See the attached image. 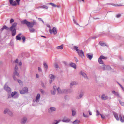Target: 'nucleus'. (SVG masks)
Segmentation results:
<instances>
[{
	"instance_id": "1",
	"label": "nucleus",
	"mask_w": 124,
	"mask_h": 124,
	"mask_svg": "<svg viewBox=\"0 0 124 124\" xmlns=\"http://www.w3.org/2000/svg\"><path fill=\"white\" fill-rule=\"evenodd\" d=\"M21 23L23 24H26L29 28H32L34 25L36 24V22L35 20H33V22H29L26 20H24L21 22Z\"/></svg>"
},
{
	"instance_id": "2",
	"label": "nucleus",
	"mask_w": 124,
	"mask_h": 124,
	"mask_svg": "<svg viewBox=\"0 0 124 124\" xmlns=\"http://www.w3.org/2000/svg\"><path fill=\"white\" fill-rule=\"evenodd\" d=\"M4 89L8 92V98L11 97V89L6 84H5L4 86Z\"/></svg>"
},
{
	"instance_id": "3",
	"label": "nucleus",
	"mask_w": 124,
	"mask_h": 124,
	"mask_svg": "<svg viewBox=\"0 0 124 124\" xmlns=\"http://www.w3.org/2000/svg\"><path fill=\"white\" fill-rule=\"evenodd\" d=\"M105 34L104 32H103L101 33H100L97 36H94V37H91L90 38L88 39V41H90L91 39H95L101 36H103Z\"/></svg>"
},
{
	"instance_id": "4",
	"label": "nucleus",
	"mask_w": 124,
	"mask_h": 124,
	"mask_svg": "<svg viewBox=\"0 0 124 124\" xmlns=\"http://www.w3.org/2000/svg\"><path fill=\"white\" fill-rule=\"evenodd\" d=\"M28 88L25 87H23L22 90L20 91V93L21 94L27 93H28Z\"/></svg>"
},
{
	"instance_id": "5",
	"label": "nucleus",
	"mask_w": 124,
	"mask_h": 124,
	"mask_svg": "<svg viewBox=\"0 0 124 124\" xmlns=\"http://www.w3.org/2000/svg\"><path fill=\"white\" fill-rule=\"evenodd\" d=\"M11 97H13L14 98H16L18 97L19 96V94L16 91L12 92L11 95Z\"/></svg>"
},
{
	"instance_id": "6",
	"label": "nucleus",
	"mask_w": 124,
	"mask_h": 124,
	"mask_svg": "<svg viewBox=\"0 0 124 124\" xmlns=\"http://www.w3.org/2000/svg\"><path fill=\"white\" fill-rule=\"evenodd\" d=\"M111 68L108 65L104 64L101 67V69L103 70H109Z\"/></svg>"
},
{
	"instance_id": "7",
	"label": "nucleus",
	"mask_w": 124,
	"mask_h": 124,
	"mask_svg": "<svg viewBox=\"0 0 124 124\" xmlns=\"http://www.w3.org/2000/svg\"><path fill=\"white\" fill-rule=\"evenodd\" d=\"M49 32L51 34H52L53 32L54 35H55L57 33V31L56 28L55 27H53L52 30H51V29L49 30Z\"/></svg>"
},
{
	"instance_id": "8",
	"label": "nucleus",
	"mask_w": 124,
	"mask_h": 124,
	"mask_svg": "<svg viewBox=\"0 0 124 124\" xmlns=\"http://www.w3.org/2000/svg\"><path fill=\"white\" fill-rule=\"evenodd\" d=\"M78 54L82 58H83L84 57V53L83 51L81 50L79 51L78 53Z\"/></svg>"
},
{
	"instance_id": "9",
	"label": "nucleus",
	"mask_w": 124,
	"mask_h": 124,
	"mask_svg": "<svg viewBox=\"0 0 124 124\" xmlns=\"http://www.w3.org/2000/svg\"><path fill=\"white\" fill-rule=\"evenodd\" d=\"M80 74L82 75L85 79H88V77L87 76L86 74L82 71H81L80 72Z\"/></svg>"
},
{
	"instance_id": "10",
	"label": "nucleus",
	"mask_w": 124,
	"mask_h": 124,
	"mask_svg": "<svg viewBox=\"0 0 124 124\" xmlns=\"http://www.w3.org/2000/svg\"><path fill=\"white\" fill-rule=\"evenodd\" d=\"M11 32V34L12 36H14L16 34V29H9Z\"/></svg>"
},
{
	"instance_id": "11",
	"label": "nucleus",
	"mask_w": 124,
	"mask_h": 124,
	"mask_svg": "<svg viewBox=\"0 0 124 124\" xmlns=\"http://www.w3.org/2000/svg\"><path fill=\"white\" fill-rule=\"evenodd\" d=\"M64 89L61 90L59 87H58L57 88V91L58 93L60 94L65 93V91H64Z\"/></svg>"
},
{
	"instance_id": "12",
	"label": "nucleus",
	"mask_w": 124,
	"mask_h": 124,
	"mask_svg": "<svg viewBox=\"0 0 124 124\" xmlns=\"http://www.w3.org/2000/svg\"><path fill=\"white\" fill-rule=\"evenodd\" d=\"M17 25V23H14L10 27L9 29H16L15 28Z\"/></svg>"
},
{
	"instance_id": "13",
	"label": "nucleus",
	"mask_w": 124,
	"mask_h": 124,
	"mask_svg": "<svg viewBox=\"0 0 124 124\" xmlns=\"http://www.w3.org/2000/svg\"><path fill=\"white\" fill-rule=\"evenodd\" d=\"M62 121L63 122L68 123L70 121V119L67 118L66 117H64Z\"/></svg>"
},
{
	"instance_id": "14",
	"label": "nucleus",
	"mask_w": 124,
	"mask_h": 124,
	"mask_svg": "<svg viewBox=\"0 0 124 124\" xmlns=\"http://www.w3.org/2000/svg\"><path fill=\"white\" fill-rule=\"evenodd\" d=\"M22 34L21 33H19L16 36V39L17 40H20L21 39L22 37H21V36L22 35Z\"/></svg>"
},
{
	"instance_id": "15",
	"label": "nucleus",
	"mask_w": 124,
	"mask_h": 124,
	"mask_svg": "<svg viewBox=\"0 0 124 124\" xmlns=\"http://www.w3.org/2000/svg\"><path fill=\"white\" fill-rule=\"evenodd\" d=\"M108 98V97L107 96L104 94H102L101 96V98L103 100H106Z\"/></svg>"
},
{
	"instance_id": "16",
	"label": "nucleus",
	"mask_w": 124,
	"mask_h": 124,
	"mask_svg": "<svg viewBox=\"0 0 124 124\" xmlns=\"http://www.w3.org/2000/svg\"><path fill=\"white\" fill-rule=\"evenodd\" d=\"M40 97V95L38 93L37 94V96H36V99L35 101L37 103L39 102V99Z\"/></svg>"
},
{
	"instance_id": "17",
	"label": "nucleus",
	"mask_w": 124,
	"mask_h": 124,
	"mask_svg": "<svg viewBox=\"0 0 124 124\" xmlns=\"http://www.w3.org/2000/svg\"><path fill=\"white\" fill-rule=\"evenodd\" d=\"M13 0H9L10 4L13 6H16L17 5L16 2L15 1L13 2Z\"/></svg>"
},
{
	"instance_id": "18",
	"label": "nucleus",
	"mask_w": 124,
	"mask_h": 124,
	"mask_svg": "<svg viewBox=\"0 0 124 124\" xmlns=\"http://www.w3.org/2000/svg\"><path fill=\"white\" fill-rule=\"evenodd\" d=\"M86 56L90 60H91L92 59L93 57V54H90V53H89L87 54Z\"/></svg>"
},
{
	"instance_id": "19",
	"label": "nucleus",
	"mask_w": 124,
	"mask_h": 124,
	"mask_svg": "<svg viewBox=\"0 0 124 124\" xmlns=\"http://www.w3.org/2000/svg\"><path fill=\"white\" fill-rule=\"evenodd\" d=\"M56 109L54 107H51L48 109V111L49 112L55 111Z\"/></svg>"
},
{
	"instance_id": "20",
	"label": "nucleus",
	"mask_w": 124,
	"mask_h": 124,
	"mask_svg": "<svg viewBox=\"0 0 124 124\" xmlns=\"http://www.w3.org/2000/svg\"><path fill=\"white\" fill-rule=\"evenodd\" d=\"M8 27L5 25H4L2 28L0 29V32H2L4 29H5L6 30H8Z\"/></svg>"
},
{
	"instance_id": "21",
	"label": "nucleus",
	"mask_w": 124,
	"mask_h": 124,
	"mask_svg": "<svg viewBox=\"0 0 124 124\" xmlns=\"http://www.w3.org/2000/svg\"><path fill=\"white\" fill-rule=\"evenodd\" d=\"M64 91H65V93H70L72 92V90L70 89H64Z\"/></svg>"
},
{
	"instance_id": "22",
	"label": "nucleus",
	"mask_w": 124,
	"mask_h": 124,
	"mask_svg": "<svg viewBox=\"0 0 124 124\" xmlns=\"http://www.w3.org/2000/svg\"><path fill=\"white\" fill-rule=\"evenodd\" d=\"M84 95V93L83 92H81V93L79 95H78L76 97V98L77 99H79L81 98Z\"/></svg>"
},
{
	"instance_id": "23",
	"label": "nucleus",
	"mask_w": 124,
	"mask_h": 124,
	"mask_svg": "<svg viewBox=\"0 0 124 124\" xmlns=\"http://www.w3.org/2000/svg\"><path fill=\"white\" fill-rule=\"evenodd\" d=\"M119 117L121 122H124V116H123L122 117L121 115H120L119 116Z\"/></svg>"
},
{
	"instance_id": "24",
	"label": "nucleus",
	"mask_w": 124,
	"mask_h": 124,
	"mask_svg": "<svg viewBox=\"0 0 124 124\" xmlns=\"http://www.w3.org/2000/svg\"><path fill=\"white\" fill-rule=\"evenodd\" d=\"M77 84L76 82L75 81L71 82L70 84V87L72 88L73 85H75Z\"/></svg>"
},
{
	"instance_id": "25",
	"label": "nucleus",
	"mask_w": 124,
	"mask_h": 124,
	"mask_svg": "<svg viewBox=\"0 0 124 124\" xmlns=\"http://www.w3.org/2000/svg\"><path fill=\"white\" fill-rule=\"evenodd\" d=\"M114 116L117 120H119V119L117 114L116 113H114Z\"/></svg>"
},
{
	"instance_id": "26",
	"label": "nucleus",
	"mask_w": 124,
	"mask_h": 124,
	"mask_svg": "<svg viewBox=\"0 0 124 124\" xmlns=\"http://www.w3.org/2000/svg\"><path fill=\"white\" fill-rule=\"evenodd\" d=\"M112 93H113L115 95L118 97H120V96L119 94L118 93V92H116L114 91H113L112 92Z\"/></svg>"
},
{
	"instance_id": "27",
	"label": "nucleus",
	"mask_w": 124,
	"mask_h": 124,
	"mask_svg": "<svg viewBox=\"0 0 124 124\" xmlns=\"http://www.w3.org/2000/svg\"><path fill=\"white\" fill-rule=\"evenodd\" d=\"M70 66L76 69V65L74 63H70Z\"/></svg>"
},
{
	"instance_id": "28",
	"label": "nucleus",
	"mask_w": 124,
	"mask_h": 124,
	"mask_svg": "<svg viewBox=\"0 0 124 124\" xmlns=\"http://www.w3.org/2000/svg\"><path fill=\"white\" fill-rule=\"evenodd\" d=\"M27 121V118L25 117L23 118L22 120V124H24Z\"/></svg>"
},
{
	"instance_id": "29",
	"label": "nucleus",
	"mask_w": 124,
	"mask_h": 124,
	"mask_svg": "<svg viewBox=\"0 0 124 124\" xmlns=\"http://www.w3.org/2000/svg\"><path fill=\"white\" fill-rule=\"evenodd\" d=\"M43 65L44 66L45 70V71H47L48 69V65L46 62H44L43 63Z\"/></svg>"
},
{
	"instance_id": "30",
	"label": "nucleus",
	"mask_w": 124,
	"mask_h": 124,
	"mask_svg": "<svg viewBox=\"0 0 124 124\" xmlns=\"http://www.w3.org/2000/svg\"><path fill=\"white\" fill-rule=\"evenodd\" d=\"M80 122V121L76 119L72 122L73 124H78Z\"/></svg>"
},
{
	"instance_id": "31",
	"label": "nucleus",
	"mask_w": 124,
	"mask_h": 124,
	"mask_svg": "<svg viewBox=\"0 0 124 124\" xmlns=\"http://www.w3.org/2000/svg\"><path fill=\"white\" fill-rule=\"evenodd\" d=\"M40 8L43 9H47L48 8V7L47 6L45 5H43L40 6Z\"/></svg>"
},
{
	"instance_id": "32",
	"label": "nucleus",
	"mask_w": 124,
	"mask_h": 124,
	"mask_svg": "<svg viewBox=\"0 0 124 124\" xmlns=\"http://www.w3.org/2000/svg\"><path fill=\"white\" fill-rule=\"evenodd\" d=\"M63 48V45H62L61 46H57L56 48L58 49H62Z\"/></svg>"
},
{
	"instance_id": "33",
	"label": "nucleus",
	"mask_w": 124,
	"mask_h": 124,
	"mask_svg": "<svg viewBox=\"0 0 124 124\" xmlns=\"http://www.w3.org/2000/svg\"><path fill=\"white\" fill-rule=\"evenodd\" d=\"M99 44L102 46H104L106 45L105 43L103 42H99Z\"/></svg>"
},
{
	"instance_id": "34",
	"label": "nucleus",
	"mask_w": 124,
	"mask_h": 124,
	"mask_svg": "<svg viewBox=\"0 0 124 124\" xmlns=\"http://www.w3.org/2000/svg\"><path fill=\"white\" fill-rule=\"evenodd\" d=\"M30 31L31 32H33L35 31V30L34 28H32L31 29L29 28Z\"/></svg>"
},
{
	"instance_id": "35",
	"label": "nucleus",
	"mask_w": 124,
	"mask_h": 124,
	"mask_svg": "<svg viewBox=\"0 0 124 124\" xmlns=\"http://www.w3.org/2000/svg\"><path fill=\"white\" fill-rule=\"evenodd\" d=\"M74 49L78 53V52L79 51V50L78 49V47L76 46H74Z\"/></svg>"
},
{
	"instance_id": "36",
	"label": "nucleus",
	"mask_w": 124,
	"mask_h": 124,
	"mask_svg": "<svg viewBox=\"0 0 124 124\" xmlns=\"http://www.w3.org/2000/svg\"><path fill=\"white\" fill-rule=\"evenodd\" d=\"M50 78L51 79H52V80H54L55 78V77L52 74H51L50 75Z\"/></svg>"
},
{
	"instance_id": "37",
	"label": "nucleus",
	"mask_w": 124,
	"mask_h": 124,
	"mask_svg": "<svg viewBox=\"0 0 124 124\" xmlns=\"http://www.w3.org/2000/svg\"><path fill=\"white\" fill-rule=\"evenodd\" d=\"M98 62L100 64H103V62L102 59L99 58L98 59Z\"/></svg>"
},
{
	"instance_id": "38",
	"label": "nucleus",
	"mask_w": 124,
	"mask_h": 124,
	"mask_svg": "<svg viewBox=\"0 0 124 124\" xmlns=\"http://www.w3.org/2000/svg\"><path fill=\"white\" fill-rule=\"evenodd\" d=\"M9 110L7 109H5L4 111V114H6L8 113V111H9Z\"/></svg>"
},
{
	"instance_id": "39",
	"label": "nucleus",
	"mask_w": 124,
	"mask_h": 124,
	"mask_svg": "<svg viewBox=\"0 0 124 124\" xmlns=\"http://www.w3.org/2000/svg\"><path fill=\"white\" fill-rule=\"evenodd\" d=\"M121 16V15L120 14H118L116 15V17L117 18H120Z\"/></svg>"
},
{
	"instance_id": "40",
	"label": "nucleus",
	"mask_w": 124,
	"mask_h": 124,
	"mask_svg": "<svg viewBox=\"0 0 124 124\" xmlns=\"http://www.w3.org/2000/svg\"><path fill=\"white\" fill-rule=\"evenodd\" d=\"M56 91L54 90L51 91V93L53 95H55L56 93Z\"/></svg>"
},
{
	"instance_id": "41",
	"label": "nucleus",
	"mask_w": 124,
	"mask_h": 124,
	"mask_svg": "<svg viewBox=\"0 0 124 124\" xmlns=\"http://www.w3.org/2000/svg\"><path fill=\"white\" fill-rule=\"evenodd\" d=\"M49 4L51 5L52 6L54 7H56L57 6L53 3H48Z\"/></svg>"
},
{
	"instance_id": "42",
	"label": "nucleus",
	"mask_w": 124,
	"mask_h": 124,
	"mask_svg": "<svg viewBox=\"0 0 124 124\" xmlns=\"http://www.w3.org/2000/svg\"><path fill=\"white\" fill-rule=\"evenodd\" d=\"M14 75H16L18 77H19V74L17 72V71L16 72H14Z\"/></svg>"
},
{
	"instance_id": "43",
	"label": "nucleus",
	"mask_w": 124,
	"mask_h": 124,
	"mask_svg": "<svg viewBox=\"0 0 124 124\" xmlns=\"http://www.w3.org/2000/svg\"><path fill=\"white\" fill-rule=\"evenodd\" d=\"M18 68L17 66V65H16L15 68V71L14 72H17L18 70Z\"/></svg>"
},
{
	"instance_id": "44",
	"label": "nucleus",
	"mask_w": 124,
	"mask_h": 124,
	"mask_svg": "<svg viewBox=\"0 0 124 124\" xmlns=\"http://www.w3.org/2000/svg\"><path fill=\"white\" fill-rule=\"evenodd\" d=\"M73 21L74 23L75 24H76L77 25H79L78 24V23H77V22H76V21L75 20V19H74V16H73Z\"/></svg>"
},
{
	"instance_id": "45",
	"label": "nucleus",
	"mask_w": 124,
	"mask_h": 124,
	"mask_svg": "<svg viewBox=\"0 0 124 124\" xmlns=\"http://www.w3.org/2000/svg\"><path fill=\"white\" fill-rule=\"evenodd\" d=\"M76 112L73 110H72V115L73 116H74L76 114Z\"/></svg>"
},
{
	"instance_id": "46",
	"label": "nucleus",
	"mask_w": 124,
	"mask_h": 124,
	"mask_svg": "<svg viewBox=\"0 0 124 124\" xmlns=\"http://www.w3.org/2000/svg\"><path fill=\"white\" fill-rule=\"evenodd\" d=\"M119 102L120 104L122 106H124V102L121 101L120 100H119Z\"/></svg>"
},
{
	"instance_id": "47",
	"label": "nucleus",
	"mask_w": 124,
	"mask_h": 124,
	"mask_svg": "<svg viewBox=\"0 0 124 124\" xmlns=\"http://www.w3.org/2000/svg\"><path fill=\"white\" fill-rule=\"evenodd\" d=\"M10 116H12L13 115V114L11 111L9 110V111H8V113Z\"/></svg>"
},
{
	"instance_id": "48",
	"label": "nucleus",
	"mask_w": 124,
	"mask_h": 124,
	"mask_svg": "<svg viewBox=\"0 0 124 124\" xmlns=\"http://www.w3.org/2000/svg\"><path fill=\"white\" fill-rule=\"evenodd\" d=\"M21 38H22V39L23 40V42H25L26 39L25 37L23 36Z\"/></svg>"
},
{
	"instance_id": "49",
	"label": "nucleus",
	"mask_w": 124,
	"mask_h": 124,
	"mask_svg": "<svg viewBox=\"0 0 124 124\" xmlns=\"http://www.w3.org/2000/svg\"><path fill=\"white\" fill-rule=\"evenodd\" d=\"M99 58L100 59H104L105 58V57L102 55H101L100 56Z\"/></svg>"
},
{
	"instance_id": "50",
	"label": "nucleus",
	"mask_w": 124,
	"mask_h": 124,
	"mask_svg": "<svg viewBox=\"0 0 124 124\" xmlns=\"http://www.w3.org/2000/svg\"><path fill=\"white\" fill-rule=\"evenodd\" d=\"M54 66L56 68H59V66L57 63H55L54 64Z\"/></svg>"
},
{
	"instance_id": "51",
	"label": "nucleus",
	"mask_w": 124,
	"mask_h": 124,
	"mask_svg": "<svg viewBox=\"0 0 124 124\" xmlns=\"http://www.w3.org/2000/svg\"><path fill=\"white\" fill-rule=\"evenodd\" d=\"M83 115L84 117H88V116L87 114H85L84 113H83Z\"/></svg>"
},
{
	"instance_id": "52",
	"label": "nucleus",
	"mask_w": 124,
	"mask_h": 124,
	"mask_svg": "<svg viewBox=\"0 0 124 124\" xmlns=\"http://www.w3.org/2000/svg\"><path fill=\"white\" fill-rule=\"evenodd\" d=\"M38 69L39 72H41L42 71V69L40 67H39L38 68Z\"/></svg>"
},
{
	"instance_id": "53",
	"label": "nucleus",
	"mask_w": 124,
	"mask_h": 124,
	"mask_svg": "<svg viewBox=\"0 0 124 124\" xmlns=\"http://www.w3.org/2000/svg\"><path fill=\"white\" fill-rule=\"evenodd\" d=\"M100 115V113L99 112L98 110L96 111V115L97 116H98Z\"/></svg>"
},
{
	"instance_id": "54",
	"label": "nucleus",
	"mask_w": 124,
	"mask_h": 124,
	"mask_svg": "<svg viewBox=\"0 0 124 124\" xmlns=\"http://www.w3.org/2000/svg\"><path fill=\"white\" fill-rule=\"evenodd\" d=\"M106 4V5H111L114 6H117V5H116L113 4H111L110 3H107V4Z\"/></svg>"
},
{
	"instance_id": "55",
	"label": "nucleus",
	"mask_w": 124,
	"mask_h": 124,
	"mask_svg": "<svg viewBox=\"0 0 124 124\" xmlns=\"http://www.w3.org/2000/svg\"><path fill=\"white\" fill-rule=\"evenodd\" d=\"M17 81L20 84H22V82L21 80H18Z\"/></svg>"
},
{
	"instance_id": "56",
	"label": "nucleus",
	"mask_w": 124,
	"mask_h": 124,
	"mask_svg": "<svg viewBox=\"0 0 124 124\" xmlns=\"http://www.w3.org/2000/svg\"><path fill=\"white\" fill-rule=\"evenodd\" d=\"M40 91L41 92V93L42 94H44V91L42 89H40Z\"/></svg>"
},
{
	"instance_id": "57",
	"label": "nucleus",
	"mask_w": 124,
	"mask_h": 124,
	"mask_svg": "<svg viewBox=\"0 0 124 124\" xmlns=\"http://www.w3.org/2000/svg\"><path fill=\"white\" fill-rule=\"evenodd\" d=\"M53 89H54V90H55V91H56L57 90V88L56 86H53Z\"/></svg>"
},
{
	"instance_id": "58",
	"label": "nucleus",
	"mask_w": 124,
	"mask_h": 124,
	"mask_svg": "<svg viewBox=\"0 0 124 124\" xmlns=\"http://www.w3.org/2000/svg\"><path fill=\"white\" fill-rule=\"evenodd\" d=\"M14 21V20L13 19H11L10 20V23H11L13 22Z\"/></svg>"
},
{
	"instance_id": "59",
	"label": "nucleus",
	"mask_w": 124,
	"mask_h": 124,
	"mask_svg": "<svg viewBox=\"0 0 124 124\" xmlns=\"http://www.w3.org/2000/svg\"><path fill=\"white\" fill-rule=\"evenodd\" d=\"M20 0H16V2L18 5H19Z\"/></svg>"
},
{
	"instance_id": "60",
	"label": "nucleus",
	"mask_w": 124,
	"mask_h": 124,
	"mask_svg": "<svg viewBox=\"0 0 124 124\" xmlns=\"http://www.w3.org/2000/svg\"><path fill=\"white\" fill-rule=\"evenodd\" d=\"M18 62V59H16V60L14 62H15L16 63H17Z\"/></svg>"
},
{
	"instance_id": "61",
	"label": "nucleus",
	"mask_w": 124,
	"mask_h": 124,
	"mask_svg": "<svg viewBox=\"0 0 124 124\" xmlns=\"http://www.w3.org/2000/svg\"><path fill=\"white\" fill-rule=\"evenodd\" d=\"M100 115H101V117L102 118L104 119L105 118V116H104V115H102L101 114H100Z\"/></svg>"
},
{
	"instance_id": "62",
	"label": "nucleus",
	"mask_w": 124,
	"mask_h": 124,
	"mask_svg": "<svg viewBox=\"0 0 124 124\" xmlns=\"http://www.w3.org/2000/svg\"><path fill=\"white\" fill-rule=\"evenodd\" d=\"M42 87L44 88H46L45 86L44 85V84L43 83H42L41 84Z\"/></svg>"
},
{
	"instance_id": "63",
	"label": "nucleus",
	"mask_w": 124,
	"mask_h": 124,
	"mask_svg": "<svg viewBox=\"0 0 124 124\" xmlns=\"http://www.w3.org/2000/svg\"><path fill=\"white\" fill-rule=\"evenodd\" d=\"M113 35V34H110L109 37H114Z\"/></svg>"
},
{
	"instance_id": "64",
	"label": "nucleus",
	"mask_w": 124,
	"mask_h": 124,
	"mask_svg": "<svg viewBox=\"0 0 124 124\" xmlns=\"http://www.w3.org/2000/svg\"><path fill=\"white\" fill-rule=\"evenodd\" d=\"M55 121H56V123H54V124H57L59 122V121H58L56 120H55Z\"/></svg>"
}]
</instances>
